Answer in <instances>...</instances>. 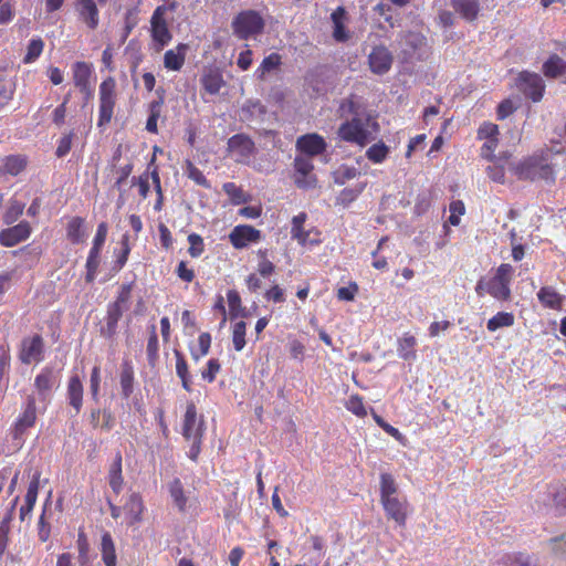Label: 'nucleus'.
I'll use <instances>...</instances> for the list:
<instances>
[{"label": "nucleus", "instance_id": "1", "mask_svg": "<svg viewBox=\"0 0 566 566\" xmlns=\"http://www.w3.org/2000/svg\"><path fill=\"white\" fill-rule=\"evenodd\" d=\"M379 493L386 517L395 521L398 526H405L409 514V502L399 492L398 483L391 474H380Z\"/></svg>", "mask_w": 566, "mask_h": 566}, {"label": "nucleus", "instance_id": "2", "mask_svg": "<svg viewBox=\"0 0 566 566\" xmlns=\"http://www.w3.org/2000/svg\"><path fill=\"white\" fill-rule=\"evenodd\" d=\"M378 132V123L370 116L354 117L338 128V136L349 143L364 146L375 139Z\"/></svg>", "mask_w": 566, "mask_h": 566}, {"label": "nucleus", "instance_id": "3", "mask_svg": "<svg viewBox=\"0 0 566 566\" xmlns=\"http://www.w3.org/2000/svg\"><path fill=\"white\" fill-rule=\"evenodd\" d=\"M536 510L539 512L553 511L555 514L566 512V486L552 484L544 492H539L535 500Z\"/></svg>", "mask_w": 566, "mask_h": 566}, {"label": "nucleus", "instance_id": "4", "mask_svg": "<svg viewBox=\"0 0 566 566\" xmlns=\"http://www.w3.org/2000/svg\"><path fill=\"white\" fill-rule=\"evenodd\" d=\"M263 28L262 17L253 10L240 12L232 21L233 33L242 40L260 34Z\"/></svg>", "mask_w": 566, "mask_h": 566}, {"label": "nucleus", "instance_id": "5", "mask_svg": "<svg viewBox=\"0 0 566 566\" xmlns=\"http://www.w3.org/2000/svg\"><path fill=\"white\" fill-rule=\"evenodd\" d=\"M513 268L511 264H501L495 275L488 281L486 293L500 301H507L511 296L510 283L513 275Z\"/></svg>", "mask_w": 566, "mask_h": 566}, {"label": "nucleus", "instance_id": "6", "mask_svg": "<svg viewBox=\"0 0 566 566\" xmlns=\"http://www.w3.org/2000/svg\"><path fill=\"white\" fill-rule=\"evenodd\" d=\"M115 103L116 82L113 77H107L99 85V127L111 122L114 113Z\"/></svg>", "mask_w": 566, "mask_h": 566}, {"label": "nucleus", "instance_id": "7", "mask_svg": "<svg viewBox=\"0 0 566 566\" xmlns=\"http://www.w3.org/2000/svg\"><path fill=\"white\" fill-rule=\"evenodd\" d=\"M399 48L410 59L424 60L429 54V46L423 34L407 32L401 34Z\"/></svg>", "mask_w": 566, "mask_h": 566}, {"label": "nucleus", "instance_id": "8", "mask_svg": "<svg viewBox=\"0 0 566 566\" xmlns=\"http://www.w3.org/2000/svg\"><path fill=\"white\" fill-rule=\"evenodd\" d=\"M368 66L376 75L387 74L394 63V54L384 44L374 45L367 56Z\"/></svg>", "mask_w": 566, "mask_h": 566}, {"label": "nucleus", "instance_id": "9", "mask_svg": "<svg viewBox=\"0 0 566 566\" xmlns=\"http://www.w3.org/2000/svg\"><path fill=\"white\" fill-rule=\"evenodd\" d=\"M44 342L40 335L24 337L21 342L19 358L23 364L39 363L43 359Z\"/></svg>", "mask_w": 566, "mask_h": 566}, {"label": "nucleus", "instance_id": "10", "mask_svg": "<svg viewBox=\"0 0 566 566\" xmlns=\"http://www.w3.org/2000/svg\"><path fill=\"white\" fill-rule=\"evenodd\" d=\"M294 182L298 188L310 189L316 186V177L312 174L314 166L307 156H297L294 160Z\"/></svg>", "mask_w": 566, "mask_h": 566}, {"label": "nucleus", "instance_id": "11", "mask_svg": "<svg viewBox=\"0 0 566 566\" xmlns=\"http://www.w3.org/2000/svg\"><path fill=\"white\" fill-rule=\"evenodd\" d=\"M166 8L164 6L158 7L151 17V36L155 42L159 44L158 50H161L171 40V33L168 29L167 22L164 18Z\"/></svg>", "mask_w": 566, "mask_h": 566}, {"label": "nucleus", "instance_id": "12", "mask_svg": "<svg viewBox=\"0 0 566 566\" xmlns=\"http://www.w3.org/2000/svg\"><path fill=\"white\" fill-rule=\"evenodd\" d=\"M518 87L526 96L538 102L543 97L545 84L538 74L522 72L518 76Z\"/></svg>", "mask_w": 566, "mask_h": 566}, {"label": "nucleus", "instance_id": "13", "mask_svg": "<svg viewBox=\"0 0 566 566\" xmlns=\"http://www.w3.org/2000/svg\"><path fill=\"white\" fill-rule=\"evenodd\" d=\"M205 421L197 417V409L193 402H189L182 423V434L187 440L202 438Z\"/></svg>", "mask_w": 566, "mask_h": 566}, {"label": "nucleus", "instance_id": "14", "mask_svg": "<svg viewBox=\"0 0 566 566\" xmlns=\"http://www.w3.org/2000/svg\"><path fill=\"white\" fill-rule=\"evenodd\" d=\"M307 219L305 212H301L292 219L291 235L300 244H317L319 243L318 232L314 229L305 230L304 223Z\"/></svg>", "mask_w": 566, "mask_h": 566}, {"label": "nucleus", "instance_id": "15", "mask_svg": "<svg viewBox=\"0 0 566 566\" xmlns=\"http://www.w3.org/2000/svg\"><path fill=\"white\" fill-rule=\"evenodd\" d=\"M228 149L233 156H235V160L241 163L253 155L255 146L250 137L243 134H238L229 139Z\"/></svg>", "mask_w": 566, "mask_h": 566}, {"label": "nucleus", "instance_id": "16", "mask_svg": "<svg viewBox=\"0 0 566 566\" xmlns=\"http://www.w3.org/2000/svg\"><path fill=\"white\" fill-rule=\"evenodd\" d=\"M31 234L29 222L21 221L19 224L4 229L0 232V243L4 247H14L25 241Z\"/></svg>", "mask_w": 566, "mask_h": 566}, {"label": "nucleus", "instance_id": "17", "mask_svg": "<svg viewBox=\"0 0 566 566\" xmlns=\"http://www.w3.org/2000/svg\"><path fill=\"white\" fill-rule=\"evenodd\" d=\"M36 419L35 399L29 397L23 413L19 417L13 429V439H21L27 429L33 427Z\"/></svg>", "mask_w": 566, "mask_h": 566}, {"label": "nucleus", "instance_id": "18", "mask_svg": "<svg viewBox=\"0 0 566 566\" xmlns=\"http://www.w3.org/2000/svg\"><path fill=\"white\" fill-rule=\"evenodd\" d=\"M229 239L234 248L241 249L250 242H256L260 239V231L252 226H237L229 234Z\"/></svg>", "mask_w": 566, "mask_h": 566}, {"label": "nucleus", "instance_id": "19", "mask_svg": "<svg viewBox=\"0 0 566 566\" xmlns=\"http://www.w3.org/2000/svg\"><path fill=\"white\" fill-rule=\"evenodd\" d=\"M296 146L303 153L302 156L311 158L315 155L322 154L326 148V143L317 134H308L300 137Z\"/></svg>", "mask_w": 566, "mask_h": 566}, {"label": "nucleus", "instance_id": "20", "mask_svg": "<svg viewBox=\"0 0 566 566\" xmlns=\"http://www.w3.org/2000/svg\"><path fill=\"white\" fill-rule=\"evenodd\" d=\"M76 11L81 20L92 30L98 25V10L94 0H77Z\"/></svg>", "mask_w": 566, "mask_h": 566}, {"label": "nucleus", "instance_id": "21", "mask_svg": "<svg viewBox=\"0 0 566 566\" xmlns=\"http://www.w3.org/2000/svg\"><path fill=\"white\" fill-rule=\"evenodd\" d=\"M541 160L538 158H528L517 165L509 163V167L520 179L536 180Z\"/></svg>", "mask_w": 566, "mask_h": 566}, {"label": "nucleus", "instance_id": "22", "mask_svg": "<svg viewBox=\"0 0 566 566\" xmlns=\"http://www.w3.org/2000/svg\"><path fill=\"white\" fill-rule=\"evenodd\" d=\"M333 22V38L336 42L343 43L349 40L350 33L345 27L346 11L343 7H338L331 14Z\"/></svg>", "mask_w": 566, "mask_h": 566}, {"label": "nucleus", "instance_id": "23", "mask_svg": "<svg viewBox=\"0 0 566 566\" xmlns=\"http://www.w3.org/2000/svg\"><path fill=\"white\" fill-rule=\"evenodd\" d=\"M201 84L208 94L216 95L226 85L221 72L217 69H210L201 76Z\"/></svg>", "mask_w": 566, "mask_h": 566}, {"label": "nucleus", "instance_id": "24", "mask_svg": "<svg viewBox=\"0 0 566 566\" xmlns=\"http://www.w3.org/2000/svg\"><path fill=\"white\" fill-rule=\"evenodd\" d=\"M187 49H188L187 44L180 43L177 45L176 49L168 50L164 56L165 67L168 70H172V71H179L185 63V56H186Z\"/></svg>", "mask_w": 566, "mask_h": 566}, {"label": "nucleus", "instance_id": "25", "mask_svg": "<svg viewBox=\"0 0 566 566\" xmlns=\"http://www.w3.org/2000/svg\"><path fill=\"white\" fill-rule=\"evenodd\" d=\"M125 310L119 308L117 305L109 304L107 307L106 323L101 328V334L106 338H112L117 332V323L120 319Z\"/></svg>", "mask_w": 566, "mask_h": 566}, {"label": "nucleus", "instance_id": "26", "mask_svg": "<svg viewBox=\"0 0 566 566\" xmlns=\"http://www.w3.org/2000/svg\"><path fill=\"white\" fill-rule=\"evenodd\" d=\"M108 483L116 494H118L123 489L124 479L122 475V454L119 452L116 453L115 459L109 467Z\"/></svg>", "mask_w": 566, "mask_h": 566}, {"label": "nucleus", "instance_id": "27", "mask_svg": "<svg viewBox=\"0 0 566 566\" xmlns=\"http://www.w3.org/2000/svg\"><path fill=\"white\" fill-rule=\"evenodd\" d=\"M537 297L539 302L543 304V306L553 310H559L562 307V303L564 300V296L557 293L551 286L542 287L537 293Z\"/></svg>", "mask_w": 566, "mask_h": 566}, {"label": "nucleus", "instance_id": "28", "mask_svg": "<svg viewBox=\"0 0 566 566\" xmlns=\"http://www.w3.org/2000/svg\"><path fill=\"white\" fill-rule=\"evenodd\" d=\"M453 7L465 20L473 21L476 19L480 6L478 0H452Z\"/></svg>", "mask_w": 566, "mask_h": 566}, {"label": "nucleus", "instance_id": "29", "mask_svg": "<svg viewBox=\"0 0 566 566\" xmlns=\"http://www.w3.org/2000/svg\"><path fill=\"white\" fill-rule=\"evenodd\" d=\"M67 396L70 405L76 412L81 410L83 399V386L78 376H72L67 386Z\"/></svg>", "mask_w": 566, "mask_h": 566}, {"label": "nucleus", "instance_id": "30", "mask_svg": "<svg viewBox=\"0 0 566 566\" xmlns=\"http://www.w3.org/2000/svg\"><path fill=\"white\" fill-rule=\"evenodd\" d=\"M91 67L85 62H76L73 67V81L81 92L88 91Z\"/></svg>", "mask_w": 566, "mask_h": 566}, {"label": "nucleus", "instance_id": "31", "mask_svg": "<svg viewBox=\"0 0 566 566\" xmlns=\"http://www.w3.org/2000/svg\"><path fill=\"white\" fill-rule=\"evenodd\" d=\"M101 555L105 566H116L115 544L109 533H104L101 539Z\"/></svg>", "mask_w": 566, "mask_h": 566}, {"label": "nucleus", "instance_id": "32", "mask_svg": "<svg viewBox=\"0 0 566 566\" xmlns=\"http://www.w3.org/2000/svg\"><path fill=\"white\" fill-rule=\"evenodd\" d=\"M56 377L52 368H44L34 380V386L41 396H45L55 385Z\"/></svg>", "mask_w": 566, "mask_h": 566}, {"label": "nucleus", "instance_id": "33", "mask_svg": "<svg viewBox=\"0 0 566 566\" xmlns=\"http://www.w3.org/2000/svg\"><path fill=\"white\" fill-rule=\"evenodd\" d=\"M66 237L74 244L84 242L86 233L84 230V220L82 218L75 217L69 221Z\"/></svg>", "mask_w": 566, "mask_h": 566}, {"label": "nucleus", "instance_id": "34", "mask_svg": "<svg viewBox=\"0 0 566 566\" xmlns=\"http://www.w3.org/2000/svg\"><path fill=\"white\" fill-rule=\"evenodd\" d=\"M543 71L547 77H559L566 74V61L554 54L544 63Z\"/></svg>", "mask_w": 566, "mask_h": 566}, {"label": "nucleus", "instance_id": "35", "mask_svg": "<svg viewBox=\"0 0 566 566\" xmlns=\"http://www.w3.org/2000/svg\"><path fill=\"white\" fill-rule=\"evenodd\" d=\"M19 497H15L10 510L7 512V514L3 516L2 521L0 522V556L3 555L8 542H9V532H10V523L13 518V511L15 509L17 502Z\"/></svg>", "mask_w": 566, "mask_h": 566}, {"label": "nucleus", "instance_id": "36", "mask_svg": "<svg viewBox=\"0 0 566 566\" xmlns=\"http://www.w3.org/2000/svg\"><path fill=\"white\" fill-rule=\"evenodd\" d=\"M124 509L130 517V522H139L144 511L143 500L138 493H132L125 503Z\"/></svg>", "mask_w": 566, "mask_h": 566}, {"label": "nucleus", "instance_id": "37", "mask_svg": "<svg viewBox=\"0 0 566 566\" xmlns=\"http://www.w3.org/2000/svg\"><path fill=\"white\" fill-rule=\"evenodd\" d=\"M416 346V338L412 335L405 334L398 340V354L405 360H413L416 359V350L413 349Z\"/></svg>", "mask_w": 566, "mask_h": 566}, {"label": "nucleus", "instance_id": "38", "mask_svg": "<svg viewBox=\"0 0 566 566\" xmlns=\"http://www.w3.org/2000/svg\"><path fill=\"white\" fill-rule=\"evenodd\" d=\"M27 166V159L20 155H11L3 159L1 171L17 176Z\"/></svg>", "mask_w": 566, "mask_h": 566}, {"label": "nucleus", "instance_id": "39", "mask_svg": "<svg viewBox=\"0 0 566 566\" xmlns=\"http://www.w3.org/2000/svg\"><path fill=\"white\" fill-rule=\"evenodd\" d=\"M169 493L172 497L175 505L179 509V511H185L187 505V496L182 486V483L179 479H174L169 483Z\"/></svg>", "mask_w": 566, "mask_h": 566}, {"label": "nucleus", "instance_id": "40", "mask_svg": "<svg viewBox=\"0 0 566 566\" xmlns=\"http://www.w3.org/2000/svg\"><path fill=\"white\" fill-rule=\"evenodd\" d=\"M163 104H164V98H163V96H160L158 99L153 101L148 106L149 116H148V119L146 123V129L149 133L156 134L158 132L157 120L160 117Z\"/></svg>", "mask_w": 566, "mask_h": 566}, {"label": "nucleus", "instance_id": "41", "mask_svg": "<svg viewBox=\"0 0 566 566\" xmlns=\"http://www.w3.org/2000/svg\"><path fill=\"white\" fill-rule=\"evenodd\" d=\"M514 324V316L512 313L500 312L488 321V329L495 332L501 327H510Z\"/></svg>", "mask_w": 566, "mask_h": 566}, {"label": "nucleus", "instance_id": "42", "mask_svg": "<svg viewBox=\"0 0 566 566\" xmlns=\"http://www.w3.org/2000/svg\"><path fill=\"white\" fill-rule=\"evenodd\" d=\"M510 158L509 153H503L494 165L488 167V176L495 182H504V167L501 161H506Z\"/></svg>", "mask_w": 566, "mask_h": 566}, {"label": "nucleus", "instance_id": "43", "mask_svg": "<svg viewBox=\"0 0 566 566\" xmlns=\"http://www.w3.org/2000/svg\"><path fill=\"white\" fill-rule=\"evenodd\" d=\"M99 252L101 249L92 248L86 261V282L91 283L94 281L97 268L99 265Z\"/></svg>", "mask_w": 566, "mask_h": 566}, {"label": "nucleus", "instance_id": "44", "mask_svg": "<svg viewBox=\"0 0 566 566\" xmlns=\"http://www.w3.org/2000/svg\"><path fill=\"white\" fill-rule=\"evenodd\" d=\"M245 329L247 324L243 321L237 322L233 325L232 343L237 352H241L245 346Z\"/></svg>", "mask_w": 566, "mask_h": 566}, {"label": "nucleus", "instance_id": "45", "mask_svg": "<svg viewBox=\"0 0 566 566\" xmlns=\"http://www.w3.org/2000/svg\"><path fill=\"white\" fill-rule=\"evenodd\" d=\"M366 182H360L352 188H345L338 196L337 201L344 206L353 202L365 189Z\"/></svg>", "mask_w": 566, "mask_h": 566}, {"label": "nucleus", "instance_id": "46", "mask_svg": "<svg viewBox=\"0 0 566 566\" xmlns=\"http://www.w3.org/2000/svg\"><path fill=\"white\" fill-rule=\"evenodd\" d=\"M506 566H536V560L525 553H513L505 557Z\"/></svg>", "mask_w": 566, "mask_h": 566}, {"label": "nucleus", "instance_id": "47", "mask_svg": "<svg viewBox=\"0 0 566 566\" xmlns=\"http://www.w3.org/2000/svg\"><path fill=\"white\" fill-rule=\"evenodd\" d=\"M39 484H40V473L35 472L32 476L30 484H29V488H28V491L25 494V499H24V504H23L32 510H33V506L38 499Z\"/></svg>", "mask_w": 566, "mask_h": 566}, {"label": "nucleus", "instance_id": "48", "mask_svg": "<svg viewBox=\"0 0 566 566\" xmlns=\"http://www.w3.org/2000/svg\"><path fill=\"white\" fill-rule=\"evenodd\" d=\"M39 484H40V473L35 472L32 476L30 484H29V488H28V491L25 494V499H24V504H23L32 510H33V506L38 499Z\"/></svg>", "mask_w": 566, "mask_h": 566}, {"label": "nucleus", "instance_id": "49", "mask_svg": "<svg viewBox=\"0 0 566 566\" xmlns=\"http://www.w3.org/2000/svg\"><path fill=\"white\" fill-rule=\"evenodd\" d=\"M389 153V148L384 143H378L368 148L366 155L373 163H382Z\"/></svg>", "mask_w": 566, "mask_h": 566}, {"label": "nucleus", "instance_id": "50", "mask_svg": "<svg viewBox=\"0 0 566 566\" xmlns=\"http://www.w3.org/2000/svg\"><path fill=\"white\" fill-rule=\"evenodd\" d=\"M359 175L358 170L355 167L349 166H340L334 172V181L337 185H344L348 180L356 178Z\"/></svg>", "mask_w": 566, "mask_h": 566}, {"label": "nucleus", "instance_id": "51", "mask_svg": "<svg viewBox=\"0 0 566 566\" xmlns=\"http://www.w3.org/2000/svg\"><path fill=\"white\" fill-rule=\"evenodd\" d=\"M223 190L230 197L231 201L234 205L243 203L247 200L245 193L243 192V190L233 182L224 184Z\"/></svg>", "mask_w": 566, "mask_h": 566}, {"label": "nucleus", "instance_id": "52", "mask_svg": "<svg viewBox=\"0 0 566 566\" xmlns=\"http://www.w3.org/2000/svg\"><path fill=\"white\" fill-rule=\"evenodd\" d=\"M230 315L232 318L243 315V307L241 306V297L234 290H230L227 294Z\"/></svg>", "mask_w": 566, "mask_h": 566}, {"label": "nucleus", "instance_id": "53", "mask_svg": "<svg viewBox=\"0 0 566 566\" xmlns=\"http://www.w3.org/2000/svg\"><path fill=\"white\" fill-rule=\"evenodd\" d=\"M548 546L554 556L566 558V535L553 537L548 541Z\"/></svg>", "mask_w": 566, "mask_h": 566}, {"label": "nucleus", "instance_id": "54", "mask_svg": "<svg viewBox=\"0 0 566 566\" xmlns=\"http://www.w3.org/2000/svg\"><path fill=\"white\" fill-rule=\"evenodd\" d=\"M24 203L19 201H12L7 212L3 216V222L6 224H12L18 220V218L23 213Z\"/></svg>", "mask_w": 566, "mask_h": 566}, {"label": "nucleus", "instance_id": "55", "mask_svg": "<svg viewBox=\"0 0 566 566\" xmlns=\"http://www.w3.org/2000/svg\"><path fill=\"white\" fill-rule=\"evenodd\" d=\"M43 41L41 39L32 40L28 45L27 54L23 59L24 63H32L35 61L43 51Z\"/></svg>", "mask_w": 566, "mask_h": 566}, {"label": "nucleus", "instance_id": "56", "mask_svg": "<svg viewBox=\"0 0 566 566\" xmlns=\"http://www.w3.org/2000/svg\"><path fill=\"white\" fill-rule=\"evenodd\" d=\"M346 408L358 417H365L367 411L359 396H350L346 402Z\"/></svg>", "mask_w": 566, "mask_h": 566}, {"label": "nucleus", "instance_id": "57", "mask_svg": "<svg viewBox=\"0 0 566 566\" xmlns=\"http://www.w3.org/2000/svg\"><path fill=\"white\" fill-rule=\"evenodd\" d=\"M188 242L190 244L189 247V254L192 258H198L203 252V240L199 234L191 233L188 237Z\"/></svg>", "mask_w": 566, "mask_h": 566}, {"label": "nucleus", "instance_id": "58", "mask_svg": "<svg viewBox=\"0 0 566 566\" xmlns=\"http://www.w3.org/2000/svg\"><path fill=\"white\" fill-rule=\"evenodd\" d=\"M77 547H78V560L81 563V566H87L88 543H87L86 536L83 532H81L78 534Z\"/></svg>", "mask_w": 566, "mask_h": 566}, {"label": "nucleus", "instance_id": "59", "mask_svg": "<svg viewBox=\"0 0 566 566\" xmlns=\"http://www.w3.org/2000/svg\"><path fill=\"white\" fill-rule=\"evenodd\" d=\"M130 293H132V284L130 283L122 285L116 301L111 304L117 305L119 308L126 310L127 303L130 298Z\"/></svg>", "mask_w": 566, "mask_h": 566}, {"label": "nucleus", "instance_id": "60", "mask_svg": "<svg viewBox=\"0 0 566 566\" xmlns=\"http://www.w3.org/2000/svg\"><path fill=\"white\" fill-rule=\"evenodd\" d=\"M499 135V127L493 123H484L478 130L480 139L496 138Z\"/></svg>", "mask_w": 566, "mask_h": 566}, {"label": "nucleus", "instance_id": "61", "mask_svg": "<svg viewBox=\"0 0 566 566\" xmlns=\"http://www.w3.org/2000/svg\"><path fill=\"white\" fill-rule=\"evenodd\" d=\"M51 534V526L45 521V510L43 511L42 515L39 518L38 523V536L41 542H46L50 538Z\"/></svg>", "mask_w": 566, "mask_h": 566}, {"label": "nucleus", "instance_id": "62", "mask_svg": "<svg viewBox=\"0 0 566 566\" xmlns=\"http://www.w3.org/2000/svg\"><path fill=\"white\" fill-rule=\"evenodd\" d=\"M220 370V364L217 359H210L208 361L207 369L202 370L201 376L205 380L212 382L216 378L217 373Z\"/></svg>", "mask_w": 566, "mask_h": 566}, {"label": "nucleus", "instance_id": "63", "mask_svg": "<svg viewBox=\"0 0 566 566\" xmlns=\"http://www.w3.org/2000/svg\"><path fill=\"white\" fill-rule=\"evenodd\" d=\"M120 386L125 397H128L133 391V373L128 369L124 370L120 375Z\"/></svg>", "mask_w": 566, "mask_h": 566}, {"label": "nucleus", "instance_id": "64", "mask_svg": "<svg viewBox=\"0 0 566 566\" xmlns=\"http://www.w3.org/2000/svg\"><path fill=\"white\" fill-rule=\"evenodd\" d=\"M72 133L69 135H65L62 137L59 142L57 148H56V156L57 157H64L70 150L72 146Z\"/></svg>", "mask_w": 566, "mask_h": 566}]
</instances>
